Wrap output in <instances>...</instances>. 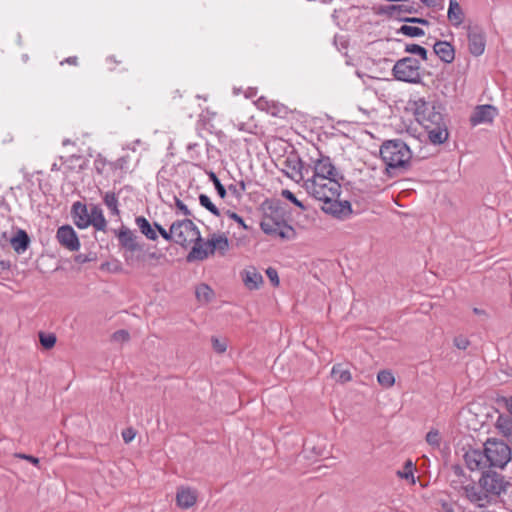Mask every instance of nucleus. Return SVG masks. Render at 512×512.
<instances>
[{"mask_svg": "<svg viewBox=\"0 0 512 512\" xmlns=\"http://www.w3.org/2000/svg\"><path fill=\"white\" fill-rule=\"evenodd\" d=\"M416 121L424 128L428 140L433 145L444 144L449 138V119L445 108L437 101H427L423 97L411 100Z\"/></svg>", "mask_w": 512, "mask_h": 512, "instance_id": "nucleus-1", "label": "nucleus"}, {"mask_svg": "<svg viewBox=\"0 0 512 512\" xmlns=\"http://www.w3.org/2000/svg\"><path fill=\"white\" fill-rule=\"evenodd\" d=\"M512 459V449L503 440L488 438L482 449H469L464 454L466 466L471 471L486 468L503 470Z\"/></svg>", "mask_w": 512, "mask_h": 512, "instance_id": "nucleus-2", "label": "nucleus"}, {"mask_svg": "<svg viewBox=\"0 0 512 512\" xmlns=\"http://www.w3.org/2000/svg\"><path fill=\"white\" fill-rule=\"evenodd\" d=\"M482 474L477 483L463 487L466 498L474 505L484 508L506 493L509 482L505 477L492 468L481 470Z\"/></svg>", "mask_w": 512, "mask_h": 512, "instance_id": "nucleus-3", "label": "nucleus"}, {"mask_svg": "<svg viewBox=\"0 0 512 512\" xmlns=\"http://www.w3.org/2000/svg\"><path fill=\"white\" fill-rule=\"evenodd\" d=\"M380 156L386 165L388 175L393 177L408 169L412 152L403 140L393 139L381 145Z\"/></svg>", "mask_w": 512, "mask_h": 512, "instance_id": "nucleus-4", "label": "nucleus"}, {"mask_svg": "<svg viewBox=\"0 0 512 512\" xmlns=\"http://www.w3.org/2000/svg\"><path fill=\"white\" fill-rule=\"evenodd\" d=\"M341 188L335 181L322 183V212L344 221L350 218L353 209L350 201L340 200Z\"/></svg>", "mask_w": 512, "mask_h": 512, "instance_id": "nucleus-5", "label": "nucleus"}, {"mask_svg": "<svg viewBox=\"0 0 512 512\" xmlns=\"http://www.w3.org/2000/svg\"><path fill=\"white\" fill-rule=\"evenodd\" d=\"M286 209L280 204L269 205L260 222L261 230L270 236L289 239L294 234L293 228L287 223Z\"/></svg>", "mask_w": 512, "mask_h": 512, "instance_id": "nucleus-6", "label": "nucleus"}, {"mask_svg": "<svg viewBox=\"0 0 512 512\" xmlns=\"http://www.w3.org/2000/svg\"><path fill=\"white\" fill-rule=\"evenodd\" d=\"M393 76L396 80L419 84L422 82L421 64L414 57H404L396 61L392 69Z\"/></svg>", "mask_w": 512, "mask_h": 512, "instance_id": "nucleus-7", "label": "nucleus"}, {"mask_svg": "<svg viewBox=\"0 0 512 512\" xmlns=\"http://www.w3.org/2000/svg\"><path fill=\"white\" fill-rule=\"evenodd\" d=\"M171 232L174 234V242L182 247H187L195 240H199L200 235L198 227L189 219L174 221Z\"/></svg>", "mask_w": 512, "mask_h": 512, "instance_id": "nucleus-8", "label": "nucleus"}, {"mask_svg": "<svg viewBox=\"0 0 512 512\" xmlns=\"http://www.w3.org/2000/svg\"><path fill=\"white\" fill-rule=\"evenodd\" d=\"M468 48L474 56H480L484 53L486 47V38L484 32L479 27H468Z\"/></svg>", "mask_w": 512, "mask_h": 512, "instance_id": "nucleus-9", "label": "nucleus"}, {"mask_svg": "<svg viewBox=\"0 0 512 512\" xmlns=\"http://www.w3.org/2000/svg\"><path fill=\"white\" fill-rule=\"evenodd\" d=\"M56 238L63 247L70 251H78L80 248V242L77 234L69 225L59 227L56 233Z\"/></svg>", "mask_w": 512, "mask_h": 512, "instance_id": "nucleus-10", "label": "nucleus"}, {"mask_svg": "<svg viewBox=\"0 0 512 512\" xmlns=\"http://www.w3.org/2000/svg\"><path fill=\"white\" fill-rule=\"evenodd\" d=\"M418 9L411 5L405 4H389L380 6L377 14L384 15L390 19L400 21L401 18H405L402 14H416Z\"/></svg>", "mask_w": 512, "mask_h": 512, "instance_id": "nucleus-11", "label": "nucleus"}, {"mask_svg": "<svg viewBox=\"0 0 512 512\" xmlns=\"http://www.w3.org/2000/svg\"><path fill=\"white\" fill-rule=\"evenodd\" d=\"M192 244L194 245L187 256L189 262L203 261L214 254L209 239L204 241L201 235H199V240H195Z\"/></svg>", "mask_w": 512, "mask_h": 512, "instance_id": "nucleus-12", "label": "nucleus"}, {"mask_svg": "<svg viewBox=\"0 0 512 512\" xmlns=\"http://www.w3.org/2000/svg\"><path fill=\"white\" fill-rule=\"evenodd\" d=\"M502 401L505 403L507 410L512 415V396L503 397ZM495 426L504 437L512 442V417L499 415Z\"/></svg>", "mask_w": 512, "mask_h": 512, "instance_id": "nucleus-13", "label": "nucleus"}, {"mask_svg": "<svg viewBox=\"0 0 512 512\" xmlns=\"http://www.w3.org/2000/svg\"><path fill=\"white\" fill-rule=\"evenodd\" d=\"M497 114V109L489 104L479 105L475 108L474 113L470 117V123L473 126L481 123H490Z\"/></svg>", "mask_w": 512, "mask_h": 512, "instance_id": "nucleus-14", "label": "nucleus"}, {"mask_svg": "<svg viewBox=\"0 0 512 512\" xmlns=\"http://www.w3.org/2000/svg\"><path fill=\"white\" fill-rule=\"evenodd\" d=\"M282 171L292 180H303L302 163L296 156L288 157L283 162Z\"/></svg>", "mask_w": 512, "mask_h": 512, "instance_id": "nucleus-15", "label": "nucleus"}, {"mask_svg": "<svg viewBox=\"0 0 512 512\" xmlns=\"http://www.w3.org/2000/svg\"><path fill=\"white\" fill-rule=\"evenodd\" d=\"M322 180H325L324 183L335 181L339 184L344 180V175L332 164L330 157L324 155H322Z\"/></svg>", "mask_w": 512, "mask_h": 512, "instance_id": "nucleus-16", "label": "nucleus"}, {"mask_svg": "<svg viewBox=\"0 0 512 512\" xmlns=\"http://www.w3.org/2000/svg\"><path fill=\"white\" fill-rule=\"evenodd\" d=\"M434 53L438 56V58L446 63L450 64L455 59V49L454 46L448 41L438 40L433 46Z\"/></svg>", "mask_w": 512, "mask_h": 512, "instance_id": "nucleus-17", "label": "nucleus"}, {"mask_svg": "<svg viewBox=\"0 0 512 512\" xmlns=\"http://www.w3.org/2000/svg\"><path fill=\"white\" fill-rule=\"evenodd\" d=\"M197 501V493L195 490L187 487H181L176 494V503L182 509L192 507Z\"/></svg>", "mask_w": 512, "mask_h": 512, "instance_id": "nucleus-18", "label": "nucleus"}, {"mask_svg": "<svg viewBox=\"0 0 512 512\" xmlns=\"http://www.w3.org/2000/svg\"><path fill=\"white\" fill-rule=\"evenodd\" d=\"M447 19L456 28L464 23L465 13L457 0H449Z\"/></svg>", "mask_w": 512, "mask_h": 512, "instance_id": "nucleus-19", "label": "nucleus"}, {"mask_svg": "<svg viewBox=\"0 0 512 512\" xmlns=\"http://www.w3.org/2000/svg\"><path fill=\"white\" fill-rule=\"evenodd\" d=\"M242 281L249 290L259 289L263 283V277L254 267L245 269L242 273Z\"/></svg>", "mask_w": 512, "mask_h": 512, "instance_id": "nucleus-20", "label": "nucleus"}, {"mask_svg": "<svg viewBox=\"0 0 512 512\" xmlns=\"http://www.w3.org/2000/svg\"><path fill=\"white\" fill-rule=\"evenodd\" d=\"M72 212L75 219V224L81 228H87L90 225L89 213L86 205L75 202L72 206Z\"/></svg>", "mask_w": 512, "mask_h": 512, "instance_id": "nucleus-21", "label": "nucleus"}, {"mask_svg": "<svg viewBox=\"0 0 512 512\" xmlns=\"http://www.w3.org/2000/svg\"><path fill=\"white\" fill-rule=\"evenodd\" d=\"M10 244L18 254L24 253L30 244V238L26 231L19 229L10 239Z\"/></svg>", "mask_w": 512, "mask_h": 512, "instance_id": "nucleus-22", "label": "nucleus"}, {"mask_svg": "<svg viewBox=\"0 0 512 512\" xmlns=\"http://www.w3.org/2000/svg\"><path fill=\"white\" fill-rule=\"evenodd\" d=\"M119 241L125 249L131 252L141 249V247L136 241V236L129 229L122 230L120 232Z\"/></svg>", "mask_w": 512, "mask_h": 512, "instance_id": "nucleus-23", "label": "nucleus"}, {"mask_svg": "<svg viewBox=\"0 0 512 512\" xmlns=\"http://www.w3.org/2000/svg\"><path fill=\"white\" fill-rule=\"evenodd\" d=\"M213 253L218 251L221 255H224L229 248L228 238L224 234H212L209 238Z\"/></svg>", "mask_w": 512, "mask_h": 512, "instance_id": "nucleus-24", "label": "nucleus"}, {"mask_svg": "<svg viewBox=\"0 0 512 512\" xmlns=\"http://www.w3.org/2000/svg\"><path fill=\"white\" fill-rule=\"evenodd\" d=\"M136 225L140 232L146 236L149 240H156L158 235L156 230L152 228L150 222L143 216H139L135 219Z\"/></svg>", "mask_w": 512, "mask_h": 512, "instance_id": "nucleus-25", "label": "nucleus"}, {"mask_svg": "<svg viewBox=\"0 0 512 512\" xmlns=\"http://www.w3.org/2000/svg\"><path fill=\"white\" fill-rule=\"evenodd\" d=\"M90 225H93L97 230H104L106 227V220L102 210L94 206L89 213Z\"/></svg>", "mask_w": 512, "mask_h": 512, "instance_id": "nucleus-26", "label": "nucleus"}, {"mask_svg": "<svg viewBox=\"0 0 512 512\" xmlns=\"http://www.w3.org/2000/svg\"><path fill=\"white\" fill-rule=\"evenodd\" d=\"M415 464L412 460L408 459L405 461L402 470H398L396 475L401 478L407 480L410 484L414 485L416 483V479L414 476Z\"/></svg>", "mask_w": 512, "mask_h": 512, "instance_id": "nucleus-27", "label": "nucleus"}, {"mask_svg": "<svg viewBox=\"0 0 512 512\" xmlns=\"http://www.w3.org/2000/svg\"><path fill=\"white\" fill-rule=\"evenodd\" d=\"M320 174L315 170L313 176L305 180L304 187L306 191L312 195L315 199H320V186L317 183V178Z\"/></svg>", "mask_w": 512, "mask_h": 512, "instance_id": "nucleus-28", "label": "nucleus"}, {"mask_svg": "<svg viewBox=\"0 0 512 512\" xmlns=\"http://www.w3.org/2000/svg\"><path fill=\"white\" fill-rule=\"evenodd\" d=\"M195 293L197 299L205 303L209 302L214 296L213 290L207 284L204 283L197 286Z\"/></svg>", "mask_w": 512, "mask_h": 512, "instance_id": "nucleus-29", "label": "nucleus"}, {"mask_svg": "<svg viewBox=\"0 0 512 512\" xmlns=\"http://www.w3.org/2000/svg\"><path fill=\"white\" fill-rule=\"evenodd\" d=\"M103 201L107 208L110 210L111 214L119 215L118 209V197L114 192H106Z\"/></svg>", "mask_w": 512, "mask_h": 512, "instance_id": "nucleus-30", "label": "nucleus"}, {"mask_svg": "<svg viewBox=\"0 0 512 512\" xmlns=\"http://www.w3.org/2000/svg\"><path fill=\"white\" fill-rule=\"evenodd\" d=\"M378 383L384 388H390L395 383V377L390 370H381L377 374Z\"/></svg>", "mask_w": 512, "mask_h": 512, "instance_id": "nucleus-31", "label": "nucleus"}, {"mask_svg": "<svg viewBox=\"0 0 512 512\" xmlns=\"http://www.w3.org/2000/svg\"><path fill=\"white\" fill-rule=\"evenodd\" d=\"M331 376L333 379L340 383H345L351 380L350 372L343 369L340 365H336L332 368Z\"/></svg>", "mask_w": 512, "mask_h": 512, "instance_id": "nucleus-32", "label": "nucleus"}, {"mask_svg": "<svg viewBox=\"0 0 512 512\" xmlns=\"http://www.w3.org/2000/svg\"><path fill=\"white\" fill-rule=\"evenodd\" d=\"M397 33L407 37H422L425 35V31L422 28L410 25H402Z\"/></svg>", "mask_w": 512, "mask_h": 512, "instance_id": "nucleus-33", "label": "nucleus"}, {"mask_svg": "<svg viewBox=\"0 0 512 512\" xmlns=\"http://www.w3.org/2000/svg\"><path fill=\"white\" fill-rule=\"evenodd\" d=\"M405 52L418 55L424 61L428 59V51L418 44H407L405 46Z\"/></svg>", "mask_w": 512, "mask_h": 512, "instance_id": "nucleus-34", "label": "nucleus"}, {"mask_svg": "<svg viewBox=\"0 0 512 512\" xmlns=\"http://www.w3.org/2000/svg\"><path fill=\"white\" fill-rule=\"evenodd\" d=\"M110 161L104 158L101 155H98L94 160V168L99 174H106L108 171H111L109 168Z\"/></svg>", "mask_w": 512, "mask_h": 512, "instance_id": "nucleus-35", "label": "nucleus"}, {"mask_svg": "<svg viewBox=\"0 0 512 512\" xmlns=\"http://www.w3.org/2000/svg\"><path fill=\"white\" fill-rule=\"evenodd\" d=\"M39 340L45 349H51L56 344V336L53 333H39Z\"/></svg>", "mask_w": 512, "mask_h": 512, "instance_id": "nucleus-36", "label": "nucleus"}, {"mask_svg": "<svg viewBox=\"0 0 512 512\" xmlns=\"http://www.w3.org/2000/svg\"><path fill=\"white\" fill-rule=\"evenodd\" d=\"M199 202H200L201 206L205 207L213 215H215V216H219L220 215L219 209L216 207V205L213 204V202L211 201L209 196H207L205 194H201L199 196Z\"/></svg>", "mask_w": 512, "mask_h": 512, "instance_id": "nucleus-37", "label": "nucleus"}, {"mask_svg": "<svg viewBox=\"0 0 512 512\" xmlns=\"http://www.w3.org/2000/svg\"><path fill=\"white\" fill-rule=\"evenodd\" d=\"M129 157L122 156L118 158L116 161L111 162L109 164V168L111 171L121 170L126 171L128 169Z\"/></svg>", "mask_w": 512, "mask_h": 512, "instance_id": "nucleus-38", "label": "nucleus"}, {"mask_svg": "<svg viewBox=\"0 0 512 512\" xmlns=\"http://www.w3.org/2000/svg\"><path fill=\"white\" fill-rule=\"evenodd\" d=\"M426 441L428 444L438 448L441 443V436H440L439 431L436 429H431L426 434Z\"/></svg>", "mask_w": 512, "mask_h": 512, "instance_id": "nucleus-39", "label": "nucleus"}, {"mask_svg": "<svg viewBox=\"0 0 512 512\" xmlns=\"http://www.w3.org/2000/svg\"><path fill=\"white\" fill-rule=\"evenodd\" d=\"M208 176H209L210 181H212V183L214 184L218 195L221 198H224L226 196V190H225L224 186L221 184V182L218 179V177L216 176V174L214 172L210 171L208 173Z\"/></svg>", "mask_w": 512, "mask_h": 512, "instance_id": "nucleus-40", "label": "nucleus"}, {"mask_svg": "<svg viewBox=\"0 0 512 512\" xmlns=\"http://www.w3.org/2000/svg\"><path fill=\"white\" fill-rule=\"evenodd\" d=\"M129 338H130V335H129L128 331L123 330V329L114 332L112 335V340L115 342H126L129 340Z\"/></svg>", "mask_w": 512, "mask_h": 512, "instance_id": "nucleus-41", "label": "nucleus"}, {"mask_svg": "<svg viewBox=\"0 0 512 512\" xmlns=\"http://www.w3.org/2000/svg\"><path fill=\"white\" fill-rule=\"evenodd\" d=\"M212 345L216 352L224 353L227 349V344L224 340H220L216 337L212 338Z\"/></svg>", "mask_w": 512, "mask_h": 512, "instance_id": "nucleus-42", "label": "nucleus"}, {"mask_svg": "<svg viewBox=\"0 0 512 512\" xmlns=\"http://www.w3.org/2000/svg\"><path fill=\"white\" fill-rule=\"evenodd\" d=\"M400 22L412 23V24H420L423 26H428L430 22L425 18L420 17H410V18H401Z\"/></svg>", "mask_w": 512, "mask_h": 512, "instance_id": "nucleus-43", "label": "nucleus"}, {"mask_svg": "<svg viewBox=\"0 0 512 512\" xmlns=\"http://www.w3.org/2000/svg\"><path fill=\"white\" fill-rule=\"evenodd\" d=\"M282 196L294 203L296 206L304 208L303 203L300 202L290 190H282Z\"/></svg>", "mask_w": 512, "mask_h": 512, "instance_id": "nucleus-44", "label": "nucleus"}, {"mask_svg": "<svg viewBox=\"0 0 512 512\" xmlns=\"http://www.w3.org/2000/svg\"><path fill=\"white\" fill-rule=\"evenodd\" d=\"M187 151L192 159H198L200 157L199 152V144L198 143H189L187 145Z\"/></svg>", "mask_w": 512, "mask_h": 512, "instance_id": "nucleus-45", "label": "nucleus"}, {"mask_svg": "<svg viewBox=\"0 0 512 512\" xmlns=\"http://www.w3.org/2000/svg\"><path fill=\"white\" fill-rule=\"evenodd\" d=\"M266 275L267 277L269 278V280L271 281V283L274 285V286H278L279 285V277H278V273L277 271L272 268V267H269L267 270H266Z\"/></svg>", "mask_w": 512, "mask_h": 512, "instance_id": "nucleus-46", "label": "nucleus"}, {"mask_svg": "<svg viewBox=\"0 0 512 512\" xmlns=\"http://www.w3.org/2000/svg\"><path fill=\"white\" fill-rule=\"evenodd\" d=\"M136 436V431L129 427L122 431V438L125 443H130Z\"/></svg>", "mask_w": 512, "mask_h": 512, "instance_id": "nucleus-47", "label": "nucleus"}, {"mask_svg": "<svg viewBox=\"0 0 512 512\" xmlns=\"http://www.w3.org/2000/svg\"><path fill=\"white\" fill-rule=\"evenodd\" d=\"M155 227L158 230L159 234L167 241L173 240L174 241V234L171 232V228L169 231L165 230L162 226L155 223Z\"/></svg>", "mask_w": 512, "mask_h": 512, "instance_id": "nucleus-48", "label": "nucleus"}, {"mask_svg": "<svg viewBox=\"0 0 512 512\" xmlns=\"http://www.w3.org/2000/svg\"><path fill=\"white\" fill-rule=\"evenodd\" d=\"M274 101H270L268 99H266L265 97H260L257 102H256V106L263 110V111H266L268 112V110L270 109V105L271 103H273Z\"/></svg>", "mask_w": 512, "mask_h": 512, "instance_id": "nucleus-49", "label": "nucleus"}, {"mask_svg": "<svg viewBox=\"0 0 512 512\" xmlns=\"http://www.w3.org/2000/svg\"><path fill=\"white\" fill-rule=\"evenodd\" d=\"M454 344L458 349L465 350L470 342L467 338L460 336L454 339Z\"/></svg>", "mask_w": 512, "mask_h": 512, "instance_id": "nucleus-50", "label": "nucleus"}, {"mask_svg": "<svg viewBox=\"0 0 512 512\" xmlns=\"http://www.w3.org/2000/svg\"><path fill=\"white\" fill-rule=\"evenodd\" d=\"M284 110V107L273 102L271 103L270 105V109L268 110L267 113L271 114L272 116H279Z\"/></svg>", "mask_w": 512, "mask_h": 512, "instance_id": "nucleus-51", "label": "nucleus"}, {"mask_svg": "<svg viewBox=\"0 0 512 512\" xmlns=\"http://www.w3.org/2000/svg\"><path fill=\"white\" fill-rule=\"evenodd\" d=\"M227 214L228 216L233 219L234 221H236L239 225H241L243 228H247V226L245 225L244 223V220L242 219L241 216H239L237 213L235 212H230V211H227Z\"/></svg>", "mask_w": 512, "mask_h": 512, "instance_id": "nucleus-52", "label": "nucleus"}, {"mask_svg": "<svg viewBox=\"0 0 512 512\" xmlns=\"http://www.w3.org/2000/svg\"><path fill=\"white\" fill-rule=\"evenodd\" d=\"M176 206L183 213V215H185V216L190 215V210L181 200L176 199Z\"/></svg>", "mask_w": 512, "mask_h": 512, "instance_id": "nucleus-53", "label": "nucleus"}, {"mask_svg": "<svg viewBox=\"0 0 512 512\" xmlns=\"http://www.w3.org/2000/svg\"><path fill=\"white\" fill-rule=\"evenodd\" d=\"M18 458H21V459H25L27 461H29L30 463H32L33 465H38L39 463V459L34 457V456H31V455H27V454H17L16 455Z\"/></svg>", "mask_w": 512, "mask_h": 512, "instance_id": "nucleus-54", "label": "nucleus"}, {"mask_svg": "<svg viewBox=\"0 0 512 512\" xmlns=\"http://www.w3.org/2000/svg\"><path fill=\"white\" fill-rule=\"evenodd\" d=\"M421 3L427 7H436L437 6V2L436 0H420Z\"/></svg>", "mask_w": 512, "mask_h": 512, "instance_id": "nucleus-55", "label": "nucleus"}, {"mask_svg": "<svg viewBox=\"0 0 512 512\" xmlns=\"http://www.w3.org/2000/svg\"><path fill=\"white\" fill-rule=\"evenodd\" d=\"M234 127L237 128L239 131H244V132H248L249 130L247 129L246 125L242 122H239V123H233Z\"/></svg>", "mask_w": 512, "mask_h": 512, "instance_id": "nucleus-56", "label": "nucleus"}, {"mask_svg": "<svg viewBox=\"0 0 512 512\" xmlns=\"http://www.w3.org/2000/svg\"><path fill=\"white\" fill-rule=\"evenodd\" d=\"M453 470H454V473H455L456 475H458V476H460V475H462V474H463V469H462V467H461V466H459V465H455V466L453 467Z\"/></svg>", "mask_w": 512, "mask_h": 512, "instance_id": "nucleus-57", "label": "nucleus"}, {"mask_svg": "<svg viewBox=\"0 0 512 512\" xmlns=\"http://www.w3.org/2000/svg\"><path fill=\"white\" fill-rule=\"evenodd\" d=\"M64 62H66L68 64L76 65L77 64V58L76 57H68L67 59H65Z\"/></svg>", "mask_w": 512, "mask_h": 512, "instance_id": "nucleus-58", "label": "nucleus"}, {"mask_svg": "<svg viewBox=\"0 0 512 512\" xmlns=\"http://www.w3.org/2000/svg\"><path fill=\"white\" fill-rule=\"evenodd\" d=\"M473 312H474L475 314H478V315H480V314H484V311H483V310H481V309H479V308H474V309H473Z\"/></svg>", "mask_w": 512, "mask_h": 512, "instance_id": "nucleus-59", "label": "nucleus"}, {"mask_svg": "<svg viewBox=\"0 0 512 512\" xmlns=\"http://www.w3.org/2000/svg\"><path fill=\"white\" fill-rule=\"evenodd\" d=\"M126 261H127L128 263H129L130 261H132V256H130V257H129V256H127V257H126Z\"/></svg>", "mask_w": 512, "mask_h": 512, "instance_id": "nucleus-60", "label": "nucleus"}, {"mask_svg": "<svg viewBox=\"0 0 512 512\" xmlns=\"http://www.w3.org/2000/svg\"><path fill=\"white\" fill-rule=\"evenodd\" d=\"M241 189L245 190V184L243 182H241Z\"/></svg>", "mask_w": 512, "mask_h": 512, "instance_id": "nucleus-61", "label": "nucleus"}, {"mask_svg": "<svg viewBox=\"0 0 512 512\" xmlns=\"http://www.w3.org/2000/svg\"><path fill=\"white\" fill-rule=\"evenodd\" d=\"M67 144H69V140H65V141H63V145H64V146H65V145H67Z\"/></svg>", "mask_w": 512, "mask_h": 512, "instance_id": "nucleus-62", "label": "nucleus"}]
</instances>
